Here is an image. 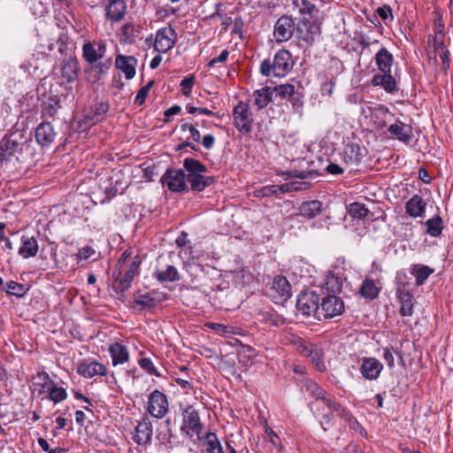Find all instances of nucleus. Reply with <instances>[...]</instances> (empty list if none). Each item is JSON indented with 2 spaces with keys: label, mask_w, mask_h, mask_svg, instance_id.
I'll return each instance as SVG.
<instances>
[{
  "label": "nucleus",
  "mask_w": 453,
  "mask_h": 453,
  "mask_svg": "<svg viewBox=\"0 0 453 453\" xmlns=\"http://www.w3.org/2000/svg\"><path fill=\"white\" fill-rule=\"evenodd\" d=\"M183 167L187 172V181L190 183L193 191H203L215 181L214 177L206 175L208 168L196 159L185 158Z\"/></svg>",
  "instance_id": "1"
},
{
  "label": "nucleus",
  "mask_w": 453,
  "mask_h": 453,
  "mask_svg": "<svg viewBox=\"0 0 453 453\" xmlns=\"http://www.w3.org/2000/svg\"><path fill=\"white\" fill-rule=\"evenodd\" d=\"M291 53L287 50L276 52L273 61L265 59L260 64V73L264 76L285 77L293 68Z\"/></svg>",
  "instance_id": "2"
},
{
  "label": "nucleus",
  "mask_w": 453,
  "mask_h": 453,
  "mask_svg": "<svg viewBox=\"0 0 453 453\" xmlns=\"http://www.w3.org/2000/svg\"><path fill=\"white\" fill-rule=\"evenodd\" d=\"M29 137L23 131L15 130L4 136L0 142V158L10 160L12 156L18 157L28 147Z\"/></svg>",
  "instance_id": "3"
},
{
  "label": "nucleus",
  "mask_w": 453,
  "mask_h": 453,
  "mask_svg": "<svg viewBox=\"0 0 453 453\" xmlns=\"http://www.w3.org/2000/svg\"><path fill=\"white\" fill-rule=\"evenodd\" d=\"M234 125L236 129L243 134H249L252 130L253 116L248 103L240 101L233 110Z\"/></svg>",
  "instance_id": "4"
},
{
  "label": "nucleus",
  "mask_w": 453,
  "mask_h": 453,
  "mask_svg": "<svg viewBox=\"0 0 453 453\" xmlns=\"http://www.w3.org/2000/svg\"><path fill=\"white\" fill-rule=\"evenodd\" d=\"M320 407H322V409L326 407L328 411V413L326 412L323 414L322 420L320 422L325 431L327 429L326 426H329L332 422L333 412H335L337 416L348 422L350 426H352V424L357 423V420L344 407H342L340 403H335L328 396L325 399Z\"/></svg>",
  "instance_id": "5"
},
{
  "label": "nucleus",
  "mask_w": 453,
  "mask_h": 453,
  "mask_svg": "<svg viewBox=\"0 0 453 453\" xmlns=\"http://www.w3.org/2000/svg\"><path fill=\"white\" fill-rule=\"evenodd\" d=\"M320 298L314 291L302 292L296 300V307L304 316L313 315L319 318Z\"/></svg>",
  "instance_id": "6"
},
{
  "label": "nucleus",
  "mask_w": 453,
  "mask_h": 453,
  "mask_svg": "<svg viewBox=\"0 0 453 453\" xmlns=\"http://www.w3.org/2000/svg\"><path fill=\"white\" fill-rule=\"evenodd\" d=\"M344 311V303L341 297L335 295H327L319 302V319H333L340 316Z\"/></svg>",
  "instance_id": "7"
},
{
  "label": "nucleus",
  "mask_w": 453,
  "mask_h": 453,
  "mask_svg": "<svg viewBox=\"0 0 453 453\" xmlns=\"http://www.w3.org/2000/svg\"><path fill=\"white\" fill-rule=\"evenodd\" d=\"M296 29H299L296 27L295 20L292 17L283 15L278 19L274 25L273 36L277 42H288L291 39Z\"/></svg>",
  "instance_id": "8"
},
{
  "label": "nucleus",
  "mask_w": 453,
  "mask_h": 453,
  "mask_svg": "<svg viewBox=\"0 0 453 453\" xmlns=\"http://www.w3.org/2000/svg\"><path fill=\"white\" fill-rule=\"evenodd\" d=\"M161 181L173 192H181L188 188L186 174L181 169H168Z\"/></svg>",
  "instance_id": "9"
},
{
  "label": "nucleus",
  "mask_w": 453,
  "mask_h": 453,
  "mask_svg": "<svg viewBox=\"0 0 453 453\" xmlns=\"http://www.w3.org/2000/svg\"><path fill=\"white\" fill-rule=\"evenodd\" d=\"M82 56L88 65L106 58V43L104 41L88 42L82 46Z\"/></svg>",
  "instance_id": "10"
},
{
  "label": "nucleus",
  "mask_w": 453,
  "mask_h": 453,
  "mask_svg": "<svg viewBox=\"0 0 453 453\" xmlns=\"http://www.w3.org/2000/svg\"><path fill=\"white\" fill-rule=\"evenodd\" d=\"M176 32L172 27H164L157 32L154 49L160 52H167L174 47L176 42Z\"/></svg>",
  "instance_id": "11"
},
{
  "label": "nucleus",
  "mask_w": 453,
  "mask_h": 453,
  "mask_svg": "<svg viewBox=\"0 0 453 453\" xmlns=\"http://www.w3.org/2000/svg\"><path fill=\"white\" fill-rule=\"evenodd\" d=\"M168 410V402L165 394L158 390H154L150 397L148 403V411L151 416L161 418Z\"/></svg>",
  "instance_id": "12"
},
{
  "label": "nucleus",
  "mask_w": 453,
  "mask_h": 453,
  "mask_svg": "<svg viewBox=\"0 0 453 453\" xmlns=\"http://www.w3.org/2000/svg\"><path fill=\"white\" fill-rule=\"evenodd\" d=\"M270 296L274 303H283L291 296V285L283 276H277L273 279Z\"/></svg>",
  "instance_id": "13"
},
{
  "label": "nucleus",
  "mask_w": 453,
  "mask_h": 453,
  "mask_svg": "<svg viewBox=\"0 0 453 453\" xmlns=\"http://www.w3.org/2000/svg\"><path fill=\"white\" fill-rule=\"evenodd\" d=\"M38 377L42 379V388L46 390L49 394V399L55 403H58L67 397V393L65 389L62 387H58V385L50 378L49 374L43 372L42 374H38Z\"/></svg>",
  "instance_id": "14"
},
{
  "label": "nucleus",
  "mask_w": 453,
  "mask_h": 453,
  "mask_svg": "<svg viewBox=\"0 0 453 453\" xmlns=\"http://www.w3.org/2000/svg\"><path fill=\"white\" fill-rule=\"evenodd\" d=\"M167 297L166 294L158 291H151L145 294L137 292L134 294V303L141 306V310H150L167 299Z\"/></svg>",
  "instance_id": "15"
},
{
  "label": "nucleus",
  "mask_w": 453,
  "mask_h": 453,
  "mask_svg": "<svg viewBox=\"0 0 453 453\" xmlns=\"http://www.w3.org/2000/svg\"><path fill=\"white\" fill-rule=\"evenodd\" d=\"M182 417L183 425L181 430L184 431L185 428H188L199 435L202 430V423L197 411L192 405H188L183 410Z\"/></svg>",
  "instance_id": "16"
},
{
  "label": "nucleus",
  "mask_w": 453,
  "mask_h": 453,
  "mask_svg": "<svg viewBox=\"0 0 453 453\" xmlns=\"http://www.w3.org/2000/svg\"><path fill=\"white\" fill-rule=\"evenodd\" d=\"M77 372L80 375L87 379L94 376H104L106 374V367L95 360H83L78 365Z\"/></svg>",
  "instance_id": "17"
},
{
  "label": "nucleus",
  "mask_w": 453,
  "mask_h": 453,
  "mask_svg": "<svg viewBox=\"0 0 453 453\" xmlns=\"http://www.w3.org/2000/svg\"><path fill=\"white\" fill-rule=\"evenodd\" d=\"M383 368L382 364L374 357H364L360 366V372L366 380H376Z\"/></svg>",
  "instance_id": "18"
},
{
  "label": "nucleus",
  "mask_w": 453,
  "mask_h": 453,
  "mask_svg": "<svg viewBox=\"0 0 453 453\" xmlns=\"http://www.w3.org/2000/svg\"><path fill=\"white\" fill-rule=\"evenodd\" d=\"M388 131L394 138L403 143H409L413 136L412 127L400 120H396L395 123L390 125Z\"/></svg>",
  "instance_id": "19"
},
{
  "label": "nucleus",
  "mask_w": 453,
  "mask_h": 453,
  "mask_svg": "<svg viewBox=\"0 0 453 453\" xmlns=\"http://www.w3.org/2000/svg\"><path fill=\"white\" fill-rule=\"evenodd\" d=\"M56 135L57 134L50 122H42L35 129L36 142L42 146L51 144Z\"/></svg>",
  "instance_id": "20"
},
{
  "label": "nucleus",
  "mask_w": 453,
  "mask_h": 453,
  "mask_svg": "<svg viewBox=\"0 0 453 453\" xmlns=\"http://www.w3.org/2000/svg\"><path fill=\"white\" fill-rule=\"evenodd\" d=\"M303 387L306 392L310 393L313 397H315V401L310 403L311 409L312 411L315 409L319 410L320 405L327 397L326 392L323 388H321L317 383L311 380H306L305 383L303 384Z\"/></svg>",
  "instance_id": "21"
},
{
  "label": "nucleus",
  "mask_w": 453,
  "mask_h": 453,
  "mask_svg": "<svg viewBox=\"0 0 453 453\" xmlns=\"http://www.w3.org/2000/svg\"><path fill=\"white\" fill-rule=\"evenodd\" d=\"M112 65L111 57H108L103 60L89 65L88 72L93 82L98 81L102 76L107 74Z\"/></svg>",
  "instance_id": "22"
},
{
  "label": "nucleus",
  "mask_w": 453,
  "mask_h": 453,
  "mask_svg": "<svg viewBox=\"0 0 453 453\" xmlns=\"http://www.w3.org/2000/svg\"><path fill=\"white\" fill-rule=\"evenodd\" d=\"M152 437V424L149 418H143L135 427L134 441L138 444L150 442Z\"/></svg>",
  "instance_id": "23"
},
{
  "label": "nucleus",
  "mask_w": 453,
  "mask_h": 453,
  "mask_svg": "<svg viewBox=\"0 0 453 453\" xmlns=\"http://www.w3.org/2000/svg\"><path fill=\"white\" fill-rule=\"evenodd\" d=\"M105 11L109 19L114 22L120 21L127 12L126 2L124 0H111Z\"/></svg>",
  "instance_id": "24"
},
{
  "label": "nucleus",
  "mask_w": 453,
  "mask_h": 453,
  "mask_svg": "<svg viewBox=\"0 0 453 453\" xmlns=\"http://www.w3.org/2000/svg\"><path fill=\"white\" fill-rule=\"evenodd\" d=\"M109 352L111 354L113 366L124 365L129 360V352L127 348L119 342L111 344L109 347Z\"/></svg>",
  "instance_id": "25"
},
{
  "label": "nucleus",
  "mask_w": 453,
  "mask_h": 453,
  "mask_svg": "<svg viewBox=\"0 0 453 453\" xmlns=\"http://www.w3.org/2000/svg\"><path fill=\"white\" fill-rule=\"evenodd\" d=\"M79 70L80 66L77 58L69 57L63 62L61 67L62 77L67 82H73L77 80Z\"/></svg>",
  "instance_id": "26"
},
{
  "label": "nucleus",
  "mask_w": 453,
  "mask_h": 453,
  "mask_svg": "<svg viewBox=\"0 0 453 453\" xmlns=\"http://www.w3.org/2000/svg\"><path fill=\"white\" fill-rule=\"evenodd\" d=\"M136 64L137 60L134 57L118 55L115 60L116 67L125 73L127 80L132 79L135 75Z\"/></svg>",
  "instance_id": "27"
},
{
  "label": "nucleus",
  "mask_w": 453,
  "mask_h": 453,
  "mask_svg": "<svg viewBox=\"0 0 453 453\" xmlns=\"http://www.w3.org/2000/svg\"><path fill=\"white\" fill-rule=\"evenodd\" d=\"M426 203L418 195H414L405 205L406 212L413 218H422L426 212Z\"/></svg>",
  "instance_id": "28"
},
{
  "label": "nucleus",
  "mask_w": 453,
  "mask_h": 453,
  "mask_svg": "<svg viewBox=\"0 0 453 453\" xmlns=\"http://www.w3.org/2000/svg\"><path fill=\"white\" fill-rule=\"evenodd\" d=\"M38 249V242L35 238L23 235L18 253L23 258H29L36 256Z\"/></svg>",
  "instance_id": "29"
},
{
  "label": "nucleus",
  "mask_w": 453,
  "mask_h": 453,
  "mask_svg": "<svg viewBox=\"0 0 453 453\" xmlns=\"http://www.w3.org/2000/svg\"><path fill=\"white\" fill-rule=\"evenodd\" d=\"M140 263L141 262L137 259V257H135L134 260L129 265L128 269L124 273V276L119 280H116V282L119 284L118 288L121 292H124L130 288L131 282L138 272Z\"/></svg>",
  "instance_id": "30"
},
{
  "label": "nucleus",
  "mask_w": 453,
  "mask_h": 453,
  "mask_svg": "<svg viewBox=\"0 0 453 453\" xmlns=\"http://www.w3.org/2000/svg\"><path fill=\"white\" fill-rule=\"evenodd\" d=\"M153 277L159 282H175L180 280V275L177 268L173 265H167L165 270L157 269L153 273Z\"/></svg>",
  "instance_id": "31"
},
{
  "label": "nucleus",
  "mask_w": 453,
  "mask_h": 453,
  "mask_svg": "<svg viewBox=\"0 0 453 453\" xmlns=\"http://www.w3.org/2000/svg\"><path fill=\"white\" fill-rule=\"evenodd\" d=\"M273 90L271 87L265 86L257 89L253 93L254 104L258 110L265 108L273 100Z\"/></svg>",
  "instance_id": "32"
},
{
  "label": "nucleus",
  "mask_w": 453,
  "mask_h": 453,
  "mask_svg": "<svg viewBox=\"0 0 453 453\" xmlns=\"http://www.w3.org/2000/svg\"><path fill=\"white\" fill-rule=\"evenodd\" d=\"M375 62L378 69L381 73H390L393 64V56L386 48H382L376 53Z\"/></svg>",
  "instance_id": "33"
},
{
  "label": "nucleus",
  "mask_w": 453,
  "mask_h": 453,
  "mask_svg": "<svg viewBox=\"0 0 453 453\" xmlns=\"http://www.w3.org/2000/svg\"><path fill=\"white\" fill-rule=\"evenodd\" d=\"M372 84L373 86L382 87L388 93H393L396 90L395 80L390 73L374 75L372 80Z\"/></svg>",
  "instance_id": "34"
},
{
  "label": "nucleus",
  "mask_w": 453,
  "mask_h": 453,
  "mask_svg": "<svg viewBox=\"0 0 453 453\" xmlns=\"http://www.w3.org/2000/svg\"><path fill=\"white\" fill-rule=\"evenodd\" d=\"M363 154L359 145L355 143L347 144L344 150L343 160L346 164L357 165L361 161Z\"/></svg>",
  "instance_id": "35"
},
{
  "label": "nucleus",
  "mask_w": 453,
  "mask_h": 453,
  "mask_svg": "<svg viewBox=\"0 0 453 453\" xmlns=\"http://www.w3.org/2000/svg\"><path fill=\"white\" fill-rule=\"evenodd\" d=\"M434 272L433 268L420 264L413 265L411 269V273L415 277L417 286L423 285Z\"/></svg>",
  "instance_id": "36"
},
{
  "label": "nucleus",
  "mask_w": 453,
  "mask_h": 453,
  "mask_svg": "<svg viewBox=\"0 0 453 453\" xmlns=\"http://www.w3.org/2000/svg\"><path fill=\"white\" fill-rule=\"evenodd\" d=\"M322 203L318 200L303 203L300 207V215L308 219H313L321 212Z\"/></svg>",
  "instance_id": "37"
},
{
  "label": "nucleus",
  "mask_w": 453,
  "mask_h": 453,
  "mask_svg": "<svg viewBox=\"0 0 453 453\" xmlns=\"http://www.w3.org/2000/svg\"><path fill=\"white\" fill-rule=\"evenodd\" d=\"M426 233L431 236H439L443 229V222L440 216H434L425 222Z\"/></svg>",
  "instance_id": "38"
},
{
  "label": "nucleus",
  "mask_w": 453,
  "mask_h": 453,
  "mask_svg": "<svg viewBox=\"0 0 453 453\" xmlns=\"http://www.w3.org/2000/svg\"><path fill=\"white\" fill-rule=\"evenodd\" d=\"M273 93L282 99H290L294 95H296L298 89L293 84L286 83L277 85L273 88Z\"/></svg>",
  "instance_id": "39"
},
{
  "label": "nucleus",
  "mask_w": 453,
  "mask_h": 453,
  "mask_svg": "<svg viewBox=\"0 0 453 453\" xmlns=\"http://www.w3.org/2000/svg\"><path fill=\"white\" fill-rule=\"evenodd\" d=\"M360 294L365 298L373 299L379 295V288L372 280H365L360 288Z\"/></svg>",
  "instance_id": "40"
},
{
  "label": "nucleus",
  "mask_w": 453,
  "mask_h": 453,
  "mask_svg": "<svg viewBox=\"0 0 453 453\" xmlns=\"http://www.w3.org/2000/svg\"><path fill=\"white\" fill-rule=\"evenodd\" d=\"M401 309L400 313L402 316H411L412 315V297L409 292L402 293L400 296Z\"/></svg>",
  "instance_id": "41"
},
{
  "label": "nucleus",
  "mask_w": 453,
  "mask_h": 453,
  "mask_svg": "<svg viewBox=\"0 0 453 453\" xmlns=\"http://www.w3.org/2000/svg\"><path fill=\"white\" fill-rule=\"evenodd\" d=\"M121 36L125 42L134 43L138 37V30L131 23L125 24L121 28Z\"/></svg>",
  "instance_id": "42"
},
{
  "label": "nucleus",
  "mask_w": 453,
  "mask_h": 453,
  "mask_svg": "<svg viewBox=\"0 0 453 453\" xmlns=\"http://www.w3.org/2000/svg\"><path fill=\"white\" fill-rule=\"evenodd\" d=\"M433 47L434 51L439 53L444 67L449 68L450 64V60L449 58V51L448 50L446 45L444 44V42H442V39L441 41H436L435 42H433Z\"/></svg>",
  "instance_id": "43"
},
{
  "label": "nucleus",
  "mask_w": 453,
  "mask_h": 453,
  "mask_svg": "<svg viewBox=\"0 0 453 453\" xmlns=\"http://www.w3.org/2000/svg\"><path fill=\"white\" fill-rule=\"evenodd\" d=\"M293 4L301 14L312 16L317 11L316 6L310 0H293Z\"/></svg>",
  "instance_id": "44"
},
{
  "label": "nucleus",
  "mask_w": 453,
  "mask_h": 453,
  "mask_svg": "<svg viewBox=\"0 0 453 453\" xmlns=\"http://www.w3.org/2000/svg\"><path fill=\"white\" fill-rule=\"evenodd\" d=\"M349 213L356 219H364L369 214V210L361 203H352L349 207Z\"/></svg>",
  "instance_id": "45"
},
{
  "label": "nucleus",
  "mask_w": 453,
  "mask_h": 453,
  "mask_svg": "<svg viewBox=\"0 0 453 453\" xmlns=\"http://www.w3.org/2000/svg\"><path fill=\"white\" fill-rule=\"evenodd\" d=\"M206 451L207 453H222V446L219 441L217 436L213 433H209L206 435Z\"/></svg>",
  "instance_id": "46"
},
{
  "label": "nucleus",
  "mask_w": 453,
  "mask_h": 453,
  "mask_svg": "<svg viewBox=\"0 0 453 453\" xmlns=\"http://www.w3.org/2000/svg\"><path fill=\"white\" fill-rule=\"evenodd\" d=\"M108 111V105L104 104H100L96 105L94 113L90 116L89 114L86 115V118L88 120V124L95 125L101 120L102 115L104 114Z\"/></svg>",
  "instance_id": "47"
},
{
  "label": "nucleus",
  "mask_w": 453,
  "mask_h": 453,
  "mask_svg": "<svg viewBox=\"0 0 453 453\" xmlns=\"http://www.w3.org/2000/svg\"><path fill=\"white\" fill-rule=\"evenodd\" d=\"M4 290L8 295H14L16 296H21L25 293L24 286L15 281L7 282Z\"/></svg>",
  "instance_id": "48"
},
{
  "label": "nucleus",
  "mask_w": 453,
  "mask_h": 453,
  "mask_svg": "<svg viewBox=\"0 0 453 453\" xmlns=\"http://www.w3.org/2000/svg\"><path fill=\"white\" fill-rule=\"evenodd\" d=\"M310 357L319 371L322 372L326 369V365L322 360V350L316 347Z\"/></svg>",
  "instance_id": "49"
},
{
  "label": "nucleus",
  "mask_w": 453,
  "mask_h": 453,
  "mask_svg": "<svg viewBox=\"0 0 453 453\" xmlns=\"http://www.w3.org/2000/svg\"><path fill=\"white\" fill-rule=\"evenodd\" d=\"M139 365L143 370L148 372L150 374H153V375H156L157 377H160V373L156 369V367L150 358L143 357V358L140 359Z\"/></svg>",
  "instance_id": "50"
},
{
  "label": "nucleus",
  "mask_w": 453,
  "mask_h": 453,
  "mask_svg": "<svg viewBox=\"0 0 453 453\" xmlns=\"http://www.w3.org/2000/svg\"><path fill=\"white\" fill-rule=\"evenodd\" d=\"M195 83V77L193 75H189L185 77L181 82L180 86L182 87V93L184 96H188L191 93L192 88Z\"/></svg>",
  "instance_id": "51"
},
{
  "label": "nucleus",
  "mask_w": 453,
  "mask_h": 453,
  "mask_svg": "<svg viewBox=\"0 0 453 453\" xmlns=\"http://www.w3.org/2000/svg\"><path fill=\"white\" fill-rule=\"evenodd\" d=\"M288 101L291 103L293 111L295 112L299 113L302 111L303 102L302 100V95L299 91L296 92V95H294L290 99H288Z\"/></svg>",
  "instance_id": "52"
},
{
  "label": "nucleus",
  "mask_w": 453,
  "mask_h": 453,
  "mask_svg": "<svg viewBox=\"0 0 453 453\" xmlns=\"http://www.w3.org/2000/svg\"><path fill=\"white\" fill-rule=\"evenodd\" d=\"M283 175H287V179L288 178H299V179H302V180H304V179H307L309 177H311L313 173L312 172H307V171H298V170H294V171H290V172H288V173H282Z\"/></svg>",
  "instance_id": "53"
},
{
  "label": "nucleus",
  "mask_w": 453,
  "mask_h": 453,
  "mask_svg": "<svg viewBox=\"0 0 453 453\" xmlns=\"http://www.w3.org/2000/svg\"><path fill=\"white\" fill-rule=\"evenodd\" d=\"M187 111L189 114H204L207 116H218V113L211 111V110L207 108H200V107H194V106H187L186 107Z\"/></svg>",
  "instance_id": "54"
},
{
  "label": "nucleus",
  "mask_w": 453,
  "mask_h": 453,
  "mask_svg": "<svg viewBox=\"0 0 453 453\" xmlns=\"http://www.w3.org/2000/svg\"><path fill=\"white\" fill-rule=\"evenodd\" d=\"M382 357L386 361L388 366L392 369L395 366V358L390 349H382Z\"/></svg>",
  "instance_id": "55"
},
{
  "label": "nucleus",
  "mask_w": 453,
  "mask_h": 453,
  "mask_svg": "<svg viewBox=\"0 0 453 453\" xmlns=\"http://www.w3.org/2000/svg\"><path fill=\"white\" fill-rule=\"evenodd\" d=\"M228 56H229V51L227 50H224L219 54V57L213 58L212 59L210 60V62L208 63V66L212 67V66H214L218 63H224V62H226V59L228 58Z\"/></svg>",
  "instance_id": "56"
},
{
  "label": "nucleus",
  "mask_w": 453,
  "mask_h": 453,
  "mask_svg": "<svg viewBox=\"0 0 453 453\" xmlns=\"http://www.w3.org/2000/svg\"><path fill=\"white\" fill-rule=\"evenodd\" d=\"M95 250L92 247L85 246L79 250L78 257L81 259H88L95 254Z\"/></svg>",
  "instance_id": "57"
},
{
  "label": "nucleus",
  "mask_w": 453,
  "mask_h": 453,
  "mask_svg": "<svg viewBox=\"0 0 453 453\" xmlns=\"http://www.w3.org/2000/svg\"><path fill=\"white\" fill-rule=\"evenodd\" d=\"M377 14L382 20H387L388 18H393L392 9L389 6H382L377 9Z\"/></svg>",
  "instance_id": "58"
},
{
  "label": "nucleus",
  "mask_w": 453,
  "mask_h": 453,
  "mask_svg": "<svg viewBox=\"0 0 453 453\" xmlns=\"http://www.w3.org/2000/svg\"><path fill=\"white\" fill-rule=\"evenodd\" d=\"M435 35L434 36L433 38V42H435L436 41H440L439 40V36L441 35L442 38H444L445 36V34H444V25L441 23V19H438L435 21Z\"/></svg>",
  "instance_id": "59"
},
{
  "label": "nucleus",
  "mask_w": 453,
  "mask_h": 453,
  "mask_svg": "<svg viewBox=\"0 0 453 453\" xmlns=\"http://www.w3.org/2000/svg\"><path fill=\"white\" fill-rule=\"evenodd\" d=\"M148 93V88L142 87L134 98V104L137 105H142L144 103Z\"/></svg>",
  "instance_id": "60"
},
{
  "label": "nucleus",
  "mask_w": 453,
  "mask_h": 453,
  "mask_svg": "<svg viewBox=\"0 0 453 453\" xmlns=\"http://www.w3.org/2000/svg\"><path fill=\"white\" fill-rule=\"evenodd\" d=\"M290 183L291 192L305 190L308 189L311 186L309 182H302V181H292Z\"/></svg>",
  "instance_id": "61"
},
{
  "label": "nucleus",
  "mask_w": 453,
  "mask_h": 453,
  "mask_svg": "<svg viewBox=\"0 0 453 453\" xmlns=\"http://www.w3.org/2000/svg\"><path fill=\"white\" fill-rule=\"evenodd\" d=\"M262 196H269L272 195H277V185H268L261 188L259 191Z\"/></svg>",
  "instance_id": "62"
},
{
  "label": "nucleus",
  "mask_w": 453,
  "mask_h": 453,
  "mask_svg": "<svg viewBox=\"0 0 453 453\" xmlns=\"http://www.w3.org/2000/svg\"><path fill=\"white\" fill-rule=\"evenodd\" d=\"M203 145L205 149L210 150L213 147L215 139L212 134H206L203 138Z\"/></svg>",
  "instance_id": "63"
},
{
  "label": "nucleus",
  "mask_w": 453,
  "mask_h": 453,
  "mask_svg": "<svg viewBox=\"0 0 453 453\" xmlns=\"http://www.w3.org/2000/svg\"><path fill=\"white\" fill-rule=\"evenodd\" d=\"M326 170L328 171L329 173L332 174H341L344 172L343 168L334 163H330L326 166Z\"/></svg>",
  "instance_id": "64"
}]
</instances>
